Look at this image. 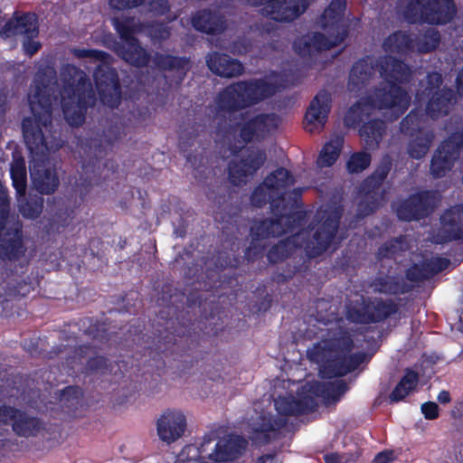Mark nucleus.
<instances>
[{"label": "nucleus", "mask_w": 463, "mask_h": 463, "mask_svg": "<svg viewBox=\"0 0 463 463\" xmlns=\"http://www.w3.org/2000/svg\"><path fill=\"white\" fill-rule=\"evenodd\" d=\"M192 25L200 33L218 35L226 30L227 20L225 16L218 11L202 9L196 12L193 16Z\"/></svg>", "instance_id": "30"}, {"label": "nucleus", "mask_w": 463, "mask_h": 463, "mask_svg": "<svg viewBox=\"0 0 463 463\" xmlns=\"http://www.w3.org/2000/svg\"><path fill=\"white\" fill-rule=\"evenodd\" d=\"M56 78L52 67L38 70L34 78V92L28 95V103L33 117L22 121V131L25 146L30 152V175L34 189L41 194L50 195L60 185L56 169L51 167L49 155L62 146V139L52 131V105L58 97L52 86Z\"/></svg>", "instance_id": "1"}, {"label": "nucleus", "mask_w": 463, "mask_h": 463, "mask_svg": "<svg viewBox=\"0 0 463 463\" xmlns=\"http://www.w3.org/2000/svg\"><path fill=\"white\" fill-rule=\"evenodd\" d=\"M146 0H109L112 9L118 11L131 10L145 4Z\"/></svg>", "instance_id": "59"}, {"label": "nucleus", "mask_w": 463, "mask_h": 463, "mask_svg": "<svg viewBox=\"0 0 463 463\" xmlns=\"http://www.w3.org/2000/svg\"><path fill=\"white\" fill-rule=\"evenodd\" d=\"M293 242L289 239L279 241L271 246L267 253L269 263L276 264L288 259L292 251Z\"/></svg>", "instance_id": "49"}, {"label": "nucleus", "mask_w": 463, "mask_h": 463, "mask_svg": "<svg viewBox=\"0 0 463 463\" xmlns=\"http://www.w3.org/2000/svg\"><path fill=\"white\" fill-rule=\"evenodd\" d=\"M418 129H424L420 127V119L416 113L411 111L400 123V131L406 136L413 137Z\"/></svg>", "instance_id": "55"}, {"label": "nucleus", "mask_w": 463, "mask_h": 463, "mask_svg": "<svg viewBox=\"0 0 463 463\" xmlns=\"http://www.w3.org/2000/svg\"><path fill=\"white\" fill-rule=\"evenodd\" d=\"M436 206L433 191L425 190L410 194L398 203L395 213L400 221H420L430 215Z\"/></svg>", "instance_id": "20"}, {"label": "nucleus", "mask_w": 463, "mask_h": 463, "mask_svg": "<svg viewBox=\"0 0 463 463\" xmlns=\"http://www.w3.org/2000/svg\"><path fill=\"white\" fill-rule=\"evenodd\" d=\"M440 43V35L437 30H427L416 42V46L420 53H428L436 50Z\"/></svg>", "instance_id": "51"}, {"label": "nucleus", "mask_w": 463, "mask_h": 463, "mask_svg": "<svg viewBox=\"0 0 463 463\" xmlns=\"http://www.w3.org/2000/svg\"><path fill=\"white\" fill-rule=\"evenodd\" d=\"M93 78L100 101L111 108H117L121 101V86L118 71L109 63L99 64Z\"/></svg>", "instance_id": "22"}, {"label": "nucleus", "mask_w": 463, "mask_h": 463, "mask_svg": "<svg viewBox=\"0 0 463 463\" xmlns=\"http://www.w3.org/2000/svg\"><path fill=\"white\" fill-rule=\"evenodd\" d=\"M424 277L419 264L411 265L405 271V278L411 282L424 281Z\"/></svg>", "instance_id": "62"}, {"label": "nucleus", "mask_w": 463, "mask_h": 463, "mask_svg": "<svg viewBox=\"0 0 463 463\" xmlns=\"http://www.w3.org/2000/svg\"><path fill=\"white\" fill-rule=\"evenodd\" d=\"M442 228L439 236L442 242H449L463 239V222L458 210L447 209L440 216Z\"/></svg>", "instance_id": "34"}, {"label": "nucleus", "mask_w": 463, "mask_h": 463, "mask_svg": "<svg viewBox=\"0 0 463 463\" xmlns=\"http://www.w3.org/2000/svg\"><path fill=\"white\" fill-rule=\"evenodd\" d=\"M206 64L213 73L223 78L238 77L244 72V66L239 60L218 52L208 53Z\"/></svg>", "instance_id": "29"}, {"label": "nucleus", "mask_w": 463, "mask_h": 463, "mask_svg": "<svg viewBox=\"0 0 463 463\" xmlns=\"http://www.w3.org/2000/svg\"><path fill=\"white\" fill-rule=\"evenodd\" d=\"M274 405L278 415L261 411L250 419V439L257 445H267L278 439L288 424L287 416H299L307 411L306 402L294 397H279Z\"/></svg>", "instance_id": "7"}, {"label": "nucleus", "mask_w": 463, "mask_h": 463, "mask_svg": "<svg viewBox=\"0 0 463 463\" xmlns=\"http://www.w3.org/2000/svg\"><path fill=\"white\" fill-rule=\"evenodd\" d=\"M43 194H32L27 196L22 195L24 198L19 199V212L25 219L35 220L43 213L44 200Z\"/></svg>", "instance_id": "43"}, {"label": "nucleus", "mask_w": 463, "mask_h": 463, "mask_svg": "<svg viewBox=\"0 0 463 463\" xmlns=\"http://www.w3.org/2000/svg\"><path fill=\"white\" fill-rule=\"evenodd\" d=\"M331 95L326 90L319 91L311 100L305 114V129L307 132L321 131L331 109Z\"/></svg>", "instance_id": "26"}, {"label": "nucleus", "mask_w": 463, "mask_h": 463, "mask_svg": "<svg viewBox=\"0 0 463 463\" xmlns=\"http://www.w3.org/2000/svg\"><path fill=\"white\" fill-rule=\"evenodd\" d=\"M345 1L332 0L319 18L321 28L327 34L314 33L312 36L295 41V51L303 57L330 50L343 43L348 35L344 21Z\"/></svg>", "instance_id": "6"}, {"label": "nucleus", "mask_w": 463, "mask_h": 463, "mask_svg": "<svg viewBox=\"0 0 463 463\" xmlns=\"http://www.w3.org/2000/svg\"><path fill=\"white\" fill-rule=\"evenodd\" d=\"M343 213L342 205H329L317 213V227L307 244L308 257H318L330 247L338 232Z\"/></svg>", "instance_id": "14"}, {"label": "nucleus", "mask_w": 463, "mask_h": 463, "mask_svg": "<svg viewBox=\"0 0 463 463\" xmlns=\"http://www.w3.org/2000/svg\"><path fill=\"white\" fill-rule=\"evenodd\" d=\"M112 24L119 35L121 42L114 44L115 53L126 63L137 69H143L149 65L159 71H175L181 75V80L186 75L191 67V61L188 57H181L168 53L156 52L151 53L141 44L135 36L137 26L133 16L123 18H113Z\"/></svg>", "instance_id": "3"}, {"label": "nucleus", "mask_w": 463, "mask_h": 463, "mask_svg": "<svg viewBox=\"0 0 463 463\" xmlns=\"http://www.w3.org/2000/svg\"><path fill=\"white\" fill-rule=\"evenodd\" d=\"M395 458L393 450L384 449L374 456L373 463H391Z\"/></svg>", "instance_id": "64"}, {"label": "nucleus", "mask_w": 463, "mask_h": 463, "mask_svg": "<svg viewBox=\"0 0 463 463\" xmlns=\"http://www.w3.org/2000/svg\"><path fill=\"white\" fill-rule=\"evenodd\" d=\"M399 305L391 298L361 296L346 305L345 317L354 324L370 325L383 322L398 314Z\"/></svg>", "instance_id": "12"}, {"label": "nucleus", "mask_w": 463, "mask_h": 463, "mask_svg": "<svg viewBox=\"0 0 463 463\" xmlns=\"http://www.w3.org/2000/svg\"><path fill=\"white\" fill-rule=\"evenodd\" d=\"M264 252L265 245L261 244L258 241H254L253 239H251L250 245L246 248L243 257L232 254L227 250H219L214 256V269H207L206 271V276L208 278L214 276L217 277V279L210 284V288H213L221 287L222 283L219 279V271H223L229 268H237L243 260H246L248 262H254L261 259Z\"/></svg>", "instance_id": "21"}, {"label": "nucleus", "mask_w": 463, "mask_h": 463, "mask_svg": "<svg viewBox=\"0 0 463 463\" xmlns=\"http://www.w3.org/2000/svg\"><path fill=\"white\" fill-rule=\"evenodd\" d=\"M408 143V154L413 159L423 158L430 150L435 134L431 129H418Z\"/></svg>", "instance_id": "36"}, {"label": "nucleus", "mask_w": 463, "mask_h": 463, "mask_svg": "<svg viewBox=\"0 0 463 463\" xmlns=\"http://www.w3.org/2000/svg\"><path fill=\"white\" fill-rule=\"evenodd\" d=\"M419 382V373L411 369L407 368L404 372L403 376L398 382L396 386L393 388L389 395L390 401L398 402L406 398L412 391L415 390Z\"/></svg>", "instance_id": "40"}, {"label": "nucleus", "mask_w": 463, "mask_h": 463, "mask_svg": "<svg viewBox=\"0 0 463 463\" xmlns=\"http://www.w3.org/2000/svg\"><path fill=\"white\" fill-rule=\"evenodd\" d=\"M379 290L385 294H403L410 290V288L395 278L381 279L379 280Z\"/></svg>", "instance_id": "54"}, {"label": "nucleus", "mask_w": 463, "mask_h": 463, "mask_svg": "<svg viewBox=\"0 0 463 463\" xmlns=\"http://www.w3.org/2000/svg\"><path fill=\"white\" fill-rule=\"evenodd\" d=\"M428 261L430 265V268L432 269L434 275H437L438 273L445 270L450 263L449 260L442 257H437Z\"/></svg>", "instance_id": "63"}, {"label": "nucleus", "mask_w": 463, "mask_h": 463, "mask_svg": "<svg viewBox=\"0 0 463 463\" xmlns=\"http://www.w3.org/2000/svg\"><path fill=\"white\" fill-rule=\"evenodd\" d=\"M277 84L264 79L240 80L219 92L216 105L219 112H237L274 96Z\"/></svg>", "instance_id": "9"}, {"label": "nucleus", "mask_w": 463, "mask_h": 463, "mask_svg": "<svg viewBox=\"0 0 463 463\" xmlns=\"http://www.w3.org/2000/svg\"><path fill=\"white\" fill-rule=\"evenodd\" d=\"M61 80V106L67 123L80 127L86 118L90 107L96 101V96L90 77L79 67L65 64L60 71Z\"/></svg>", "instance_id": "5"}, {"label": "nucleus", "mask_w": 463, "mask_h": 463, "mask_svg": "<svg viewBox=\"0 0 463 463\" xmlns=\"http://www.w3.org/2000/svg\"><path fill=\"white\" fill-rule=\"evenodd\" d=\"M392 169V160L389 156H384L377 165L373 174L364 181V185L370 188L379 190Z\"/></svg>", "instance_id": "48"}, {"label": "nucleus", "mask_w": 463, "mask_h": 463, "mask_svg": "<svg viewBox=\"0 0 463 463\" xmlns=\"http://www.w3.org/2000/svg\"><path fill=\"white\" fill-rule=\"evenodd\" d=\"M172 298L170 296L169 304L159 311L158 317L162 321L157 322L155 336L151 341L146 340L147 345L143 346L144 374L161 377L166 365L165 358L192 365L200 340V333L196 329L209 333L204 332L206 326H201L205 325L203 320L209 319L207 317L200 320L192 319L190 310H180L173 305Z\"/></svg>", "instance_id": "2"}, {"label": "nucleus", "mask_w": 463, "mask_h": 463, "mask_svg": "<svg viewBox=\"0 0 463 463\" xmlns=\"http://www.w3.org/2000/svg\"><path fill=\"white\" fill-rule=\"evenodd\" d=\"M10 175L16 194L24 195L27 187V173L25 161L23 157L14 159L11 164Z\"/></svg>", "instance_id": "46"}, {"label": "nucleus", "mask_w": 463, "mask_h": 463, "mask_svg": "<svg viewBox=\"0 0 463 463\" xmlns=\"http://www.w3.org/2000/svg\"><path fill=\"white\" fill-rule=\"evenodd\" d=\"M91 354L82 367V373L85 375H106L111 373L113 366L109 359L101 354H97L94 345L90 343L81 344L73 348L67 345L63 357L68 368L73 369L76 361H81L87 355Z\"/></svg>", "instance_id": "17"}, {"label": "nucleus", "mask_w": 463, "mask_h": 463, "mask_svg": "<svg viewBox=\"0 0 463 463\" xmlns=\"http://www.w3.org/2000/svg\"><path fill=\"white\" fill-rule=\"evenodd\" d=\"M285 234V230L280 227L276 217L256 222L250 230V235L254 241H260L269 237H279Z\"/></svg>", "instance_id": "39"}, {"label": "nucleus", "mask_w": 463, "mask_h": 463, "mask_svg": "<svg viewBox=\"0 0 463 463\" xmlns=\"http://www.w3.org/2000/svg\"><path fill=\"white\" fill-rule=\"evenodd\" d=\"M186 428L185 416L181 411H165L157 420L158 437L167 443L178 439Z\"/></svg>", "instance_id": "28"}, {"label": "nucleus", "mask_w": 463, "mask_h": 463, "mask_svg": "<svg viewBox=\"0 0 463 463\" xmlns=\"http://www.w3.org/2000/svg\"><path fill=\"white\" fill-rule=\"evenodd\" d=\"M44 429L45 424L43 420L18 409L12 424V430L16 436L23 438L37 437Z\"/></svg>", "instance_id": "33"}, {"label": "nucleus", "mask_w": 463, "mask_h": 463, "mask_svg": "<svg viewBox=\"0 0 463 463\" xmlns=\"http://www.w3.org/2000/svg\"><path fill=\"white\" fill-rule=\"evenodd\" d=\"M247 446L248 441L244 437L228 434L218 439L208 458L216 463L232 462L241 457Z\"/></svg>", "instance_id": "27"}, {"label": "nucleus", "mask_w": 463, "mask_h": 463, "mask_svg": "<svg viewBox=\"0 0 463 463\" xmlns=\"http://www.w3.org/2000/svg\"><path fill=\"white\" fill-rule=\"evenodd\" d=\"M383 79L384 81L380 82L366 95L365 100L375 109H396L401 114L404 113L410 103L409 94L400 86L402 83L398 80L387 77Z\"/></svg>", "instance_id": "16"}, {"label": "nucleus", "mask_w": 463, "mask_h": 463, "mask_svg": "<svg viewBox=\"0 0 463 463\" xmlns=\"http://www.w3.org/2000/svg\"><path fill=\"white\" fill-rule=\"evenodd\" d=\"M252 6H262V15L279 23L292 22L308 7L307 0H248Z\"/></svg>", "instance_id": "23"}, {"label": "nucleus", "mask_w": 463, "mask_h": 463, "mask_svg": "<svg viewBox=\"0 0 463 463\" xmlns=\"http://www.w3.org/2000/svg\"><path fill=\"white\" fill-rule=\"evenodd\" d=\"M378 71L382 78H392L401 83H409L412 79V70L403 61L392 55L378 59L367 55L354 63L349 74L348 88L351 91H361L366 87Z\"/></svg>", "instance_id": "8"}, {"label": "nucleus", "mask_w": 463, "mask_h": 463, "mask_svg": "<svg viewBox=\"0 0 463 463\" xmlns=\"http://www.w3.org/2000/svg\"><path fill=\"white\" fill-rule=\"evenodd\" d=\"M421 412L426 420H436L439 418V406L434 402H427L421 404Z\"/></svg>", "instance_id": "61"}, {"label": "nucleus", "mask_w": 463, "mask_h": 463, "mask_svg": "<svg viewBox=\"0 0 463 463\" xmlns=\"http://www.w3.org/2000/svg\"><path fill=\"white\" fill-rule=\"evenodd\" d=\"M245 115L241 114L243 122L237 124L239 137L245 144L264 140L279 126V117L274 113H260L247 120Z\"/></svg>", "instance_id": "25"}, {"label": "nucleus", "mask_w": 463, "mask_h": 463, "mask_svg": "<svg viewBox=\"0 0 463 463\" xmlns=\"http://www.w3.org/2000/svg\"><path fill=\"white\" fill-rule=\"evenodd\" d=\"M386 128L385 121L380 118L364 122L359 128V136L364 142L365 148L377 149L386 133Z\"/></svg>", "instance_id": "35"}, {"label": "nucleus", "mask_w": 463, "mask_h": 463, "mask_svg": "<svg viewBox=\"0 0 463 463\" xmlns=\"http://www.w3.org/2000/svg\"><path fill=\"white\" fill-rule=\"evenodd\" d=\"M3 33L6 36H38L39 27L36 14L33 13H14L13 18L4 25Z\"/></svg>", "instance_id": "31"}, {"label": "nucleus", "mask_w": 463, "mask_h": 463, "mask_svg": "<svg viewBox=\"0 0 463 463\" xmlns=\"http://www.w3.org/2000/svg\"><path fill=\"white\" fill-rule=\"evenodd\" d=\"M83 333L100 343L109 340V326L105 322L93 317H84L80 320Z\"/></svg>", "instance_id": "44"}, {"label": "nucleus", "mask_w": 463, "mask_h": 463, "mask_svg": "<svg viewBox=\"0 0 463 463\" xmlns=\"http://www.w3.org/2000/svg\"><path fill=\"white\" fill-rule=\"evenodd\" d=\"M9 214L8 191L0 181V258L4 260L16 261L24 256L26 247L24 243L21 223L17 222L6 227Z\"/></svg>", "instance_id": "11"}, {"label": "nucleus", "mask_w": 463, "mask_h": 463, "mask_svg": "<svg viewBox=\"0 0 463 463\" xmlns=\"http://www.w3.org/2000/svg\"><path fill=\"white\" fill-rule=\"evenodd\" d=\"M299 196L300 194L290 193L272 203V215L277 218L280 227H283L285 234L293 232L306 222V211L297 210Z\"/></svg>", "instance_id": "24"}, {"label": "nucleus", "mask_w": 463, "mask_h": 463, "mask_svg": "<svg viewBox=\"0 0 463 463\" xmlns=\"http://www.w3.org/2000/svg\"><path fill=\"white\" fill-rule=\"evenodd\" d=\"M463 146V132L455 131L441 142L432 156L430 172L434 178H441L452 169Z\"/></svg>", "instance_id": "19"}, {"label": "nucleus", "mask_w": 463, "mask_h": 463, "mask_svg": "<svg viewBox=\"0 0 463 463\" xmlns=\"http://www.w3.org/2000/svg\"><path fill=\"white\" fill-rule=\"evenodd\" d=\"M41 340L39 338H29L24 341V348L32 356H41L45 359L63 358L64 352L67 350V345H58L51 350L44 351L39 347Z\"/></svg>", "instance_id": "45"}, {"label": "nucleus", "mask_w": 463, "mask_h": 463, "mask_svg": "<svg viewBox=\"0 0 463 463\" xmlns=\"http://www.w3.org/2000/svg\"><path fill=\"white\" fill-rule=\"evenodd\" d=\"M456 14L454 0H408L402 9L404 20L411 24H447Z\"/></svg>", "instance_id": "10"}, {"label": "nucleus", "mask_w": 463, "mask_h": 463, "mask_svg": "<svg viewBox=\"0 0 463 463\" xmlns=\"http://www.w3.org/2000/svg\"><path fill=\"white\" fill-rule=\"evenodd\" d=\"M372 157L367 152L354 153L346 163V168L351 174H358L370 165Z\"/></svg>", "instance_id": "53"}, {"label": "nucleus", "mask_w": 463, "mask_h": 463, "mask_svg": "<svg viewBox=\"0 0 463 463\" xmlns=\"http://www.w3.org/2000/svg\"><path fill=\"white\" fill-rule=\"evenodd\" d=\"M403 241V237L399 236L396 238H392L383 243L377 250L376 257L378 260L384 259H394L399 251L402 250V244Z\"/></svg>", "instance_id": "52"}, {"label": "nucleus", "mask_w": 463, "mask_h": 463, "mask_svg": "<svg viewBox=\"0 0 463 463\" xmlns=\"http://www.w3.org/2000/svg\"><path fill=\"white\" fill-rule=\"evenodd\" d=\"M380 204L379 190L371 188L358 203L357 216L363 218L375 213Z\"/></svg>", "instance_id": "47"}, {"label": "nucleus", "mask_w": 463, "mask_h": 463, "mask_svg": "<svg viewBox=\"0 0 463 463\" xmlns=\"http://www.w3.org/2000/svg\"><path fill=\"white\" fill-rule=\"evenodd\" d=\"M354 342L345 328L335 332L322 343H317L307 352L311 361L321 363V373L326 378L343 377L355 371L369 359L364 352L352 353Z\"/></svg>", "instance_id": "4"}, {"label": "nucleus", "mask_w": 463, "mask_h": 463, "mask_svg": "<svg viewBox=\"0 0 463 463\" xmlns=\"http://www.w3.org/2000/svg\"><path fill=\"white\" fill-rule=\"evenodd\" d=\"M75 215V207L62 203L50 213L43 225V232L49 236L63 233L72 224Z\"/></svg>", "instance_id": "32"}, {"label": "nucleus", "mask_w": 463, "mask_h": 463, "mask_svg": "<svg viewBox=\"0 0 463 463\" xmlns=\"http://www.w3.org/2000/svg\"><path fill=\"white\" fill-rule=\"evenodd\" d=\"M75 55L78 58H90L101 63H109L110 58V55L105 51L96 49H77Z\"/></svg>", "instance_id": "57"}, {"label": "nucleus", "mask_w": 463, "mask_h": 463, "mask_svg": "<svg viewBox=\"0 0 463 463\" xmlns=\"http://www.w3.org/2000/svg\"><path fill=\"white\" fill-rule=\"evenodd\" d=\"M34 289V285L25 279H15L14 282H7L5 287L0 288V308H5V304L11 298L26 297Z\"/></svg>", "instance_id": "41"}, {"label": "nucleus", "mask_w": 463, "mask_h": 463, "mask_svg": "<svg viewBox=\"0 0 463 463\" xmlns=\"http://www.w3.org/2000/svg\"><path fill=\"white\" fill-rule=\"evenodd\" d=\"M442 84L443 79L440 73H428L423 89L416 94V99L420 102L426 103V113L432 119L449 115L452 105L456 102L455 90Z\"/></svg>", "instance_id": "13"}, {"label": "nucleus", "mask_w": 463, "mask_h": 463, "mask_svg": "<svg viewBox=\"0 0 463 463\" xmlns=\"http://www.w3.org/2000/svg\"><path fill=\"white\" fill-rule=\"evenodd\" d=\"M16 412H18V408L14 406L6 404L0 405V426H12Z\"/></svg>", "instance_id": "58"}, {"label": "nucleus", "mask_w": 463, "mask_h": 463, "mask_svg": "<svg viewBox=\"0 0 463 463\" xmlns=\"http://www.w3.org/2000/svg\"><path fill=\"white\" fill-rule=\"evenodd\" d=\"M294 183L295 178L291 172L284 167H279L253 189L250 197V204L256 208H262L269 203L272 213V203L285 197L288 194L287 189Z\"/></svg>", "instance_id": "15"}, {"label": "nucleus", "mask_w": 463, "mask_h": 463, "mask_svg": "<svg viewBox=\"0 0 463 463\" xmlns=\"http://www.w3.org/2000/svg\"><path fill=\"white\" fill-rule=\"evenodd\" d=\"M267 159L265 150L248 146L241 150L240 160L233 159L228 165V177L233 185L246 184L247 178L257 173Z\"/></svg>", "instance_id": "18"}, {"label": "nucleus", "mask_w": 463, "mask_h": 463, "mask_svg": "<svg viewBox=\"0 0 463 463\" xmlns=\"http://www.w3.org/2000/svg\"><path fill=\"white\" fill-rule=\"evenodd\" d=\"M344 145L343 137L337 136L326 142L317 157V164L319 167L332 166L338 159Z\"/></svg>", "instance_id": "42"}, {"label": "nucleus", "mask_w": 463, "mask_h": 463, "mask_svg": "<svg viewBox=\"0 0 463 463\" xmlns=\"http://www.w3.org/2000/svg\"><path fill=\"white\" fill-rule=\"evenodd\" d=\"M413 42L414 41L410 33L399 30L391 33L384 39L383 47L387 52L402 55L413 51Z\"/></svg>", "instance_id": "37"}, {"label": "nucleus", "mask_w": 463, "mask_h": 463, "mask_svg": "<svg viewBox=\"0 0 463 463\" xmlns=\"http://www.w3.org/2000/svg\"><path fill=\"white\" fill-rule=\"evenodd\" d=\"M375 109L364 97L359 99L347 110L344 118V123L347 128H355L369 118L371 112Z\"/></svg>", "instance_id": "38"}, {"label": "nucleus", "mask_w": 463, "mask_h": 463, "mask_svg": "<svg viewBox=\"0 0 463 463\" xmlns=\"http://www.w3.org/2000/svg\"><path fill=\"white\" fill-rule=\"evenodd\" d=\"M37 36L28 35L24 37L23 40V49L24 52V54L28 57H32L36 52H39V50L42 48V43L39 41H35L34 39Z\"/></svg>", "instance_id": "60"}, {"label": "nucleus", "mask_w": 463, "mask_h": 463, "mask_svg": "<svg viewBox=\"0 0 463 463\" xmlns=\"http://www.w3.org/2000/svg\"><path fill=\"white\" fill-rule=\"evenodd\" d=\"M147 30L150 37L159 42L167 40L171 34L169 27L165 24L160 22L151 23L148 24Z\"/></svg>", "instance_id": "56"}, {"label": "nucleus", "mask_w": 463, "mask_h": 463, "mask_svg": "<svg viewBox=\"0 0 463 463\" xmlns=\"http://www.w3.org/2000/svg\"><path fill=\"white\" fill-rule=\"evenodd\" d=\"M83 398L82 389L79 386L70 385L65 387L60 394V401L68 409H76L80 405Z\"/></svg>", "instance_id": "50"}]
</instances>
